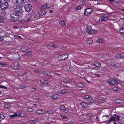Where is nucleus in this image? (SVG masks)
<instances>
[{"label": "nucleus", "instance_id": "nucleus-49", "mask_svg": "<svg viewBox=\"0 0 124 124\" xmlns=\"http://www.w3.org/2000/svg\"><path fill=\"white\" fill-rule=\"evenodd\" d=\"M76 8L77 9H80L82 8V7L80 6H78L76 7Z\"/></svg>", "mask_w": 124, "mask_h": 124}, {"label": "nucleus", "instance_id": "nucleus-47", "mask_svg": "<svg viewBox=\"0 0 124 124\" xmlns=\"http://www.w3.org/2000/svg\"><path fill=\"white\" fill-rule=\"evenodd\" d=\"M102 1L101 0H98L97 2L98 4H101L102 3Z\"/></svg>", "mask_w": 124, "mask_h": 124}, {"label": "nucleus", "instance_id": "nucleus-16", "mask_svg": "<svg viewBox=\"0 0 124 124\" xmlns=\"http://www.w3.org/2000/svg\"><path fill=\"white\" fill-rule=\"evenodd\" d=\"M28 88L27 86L23 85H19L17 87V88L19 89H27Z\"/></svg>", "mask_w": 124, "mask_h": 124}, {"label": "nucleus", "instance_id": "nucleus-60", "mask_svg": "<svg viewBox=\"0 0 124 124\" xmlns=\"http://www.w3.org/2000/svg\"><path fill=\"white\" fill-rule=\"evenodd\" d=\"M122 28L123 29H124V23H123L122 26Z\"/></svg>", "mask_w": 124, "mask_h": 124}, {"label": "nucleus", "instance_id": "nucleus-58", "mask_svg": "<svg viewBox=\"0 0 124 124\" xmlns=\"http://www.w3.org/2000/svg\"><path fill=\"white\" fill-rule=\"evenodd\" d=\"M55 74L57 76H59L61 75V74H60L58 73H55Z\"/></svg>", "mask_w": 124, "mask_h": 124}, {"label": "nucleus", "instance_id": "nucleus-45", "mask_svg": "<svg viewBox=\"0 0 124 124\" xmlns=\"http://www.w3.org/2000/svg\"><path fill=\"white\" fill-rule=\"evenodd\" d=\"M0 118L3 119L4 118L5 116L3 115L0 114Z\"/></svg>", "mask_w": 124, "mask_h": 124}, {"label": "nucleus", "instance_id": "nucleus-5", "mask_svg": "<svg viewBox=\"0 0 124 124\" xmlns=\"http://www.w3.org/2000/svg\"><path fill=\"white\" fill-rule=\"evenodd\" d=\"M86 32L90 34H93L95 32V31L93 29L91 26H88L86 28Z\"/></svg>", "mask_w": 124, "mask_h": 124}, {"label": "nucleus", "instance_id": "nucleus-48", "mask_svg": "<svg viewBox=\"0 0 124 124\" xmlns=\"http://www.w3.org/2000/svg\"><path fill=\"white\" fill-rule=\"evenodd\" d=\"M6 64L5 63H3L2 62H0V65H2L3 66H6Z\"/></svg>", "mask_w": 124, "mask_h": 124}, {"label": "nucleus", "instance_id": "nucleus-43", "mask_svg": "<svg viewBox=\"0 0 124 124\" xmlns=\"http://www.w3.org/2000/svg\"><path fill=\"white\" fill-rule=\"evenodd\" d=\"M0 88L5 89H7L8 88L7 87L4 86L2 85H0Z\"/></svg>", "mask_w": 124, "mask_h": 124}, {"label": "nucleus", "instance_id": "nucleus-62", "mask_svg": "<svg viewBox=\"0 0 124 124\" xmlns=\"http://www.w3.org/2000/svg\"><path fill=\"white\" fill-rule=\"evenodd\" d=\"M44 124H51V122H50L49 123L46 122Z\"/></svg>", "mask_w": 124, "mask_h": 124}, {"label": "nucleus", "instance_id": "nucleus-64", "mask_svg": "<svg viewBox=\"0 0 124 124\" xmlns=\"http://www.w3.org/2000/svg\"><path fill=\"white\" fill-rule=\"evenodd\" d=\"M30 20V18H28V19H26V21H29Z\"/></svg>", "mask_w": 124, "mask_h": 124}, {"label": "nucleus", "instance_id": "nucleus-26", "mask_svg": "<svg viewBox=\"0 0 124 124\" xmlns=\"http://www.w3.org/2000/svg\"><path fill=\"white\" fill-rule=\"evenodd\" d=\"M46 14V13L45 11L43 10H41L40 11V12L39 13V16H42L45 15Z\"/></svg>", "mask_w": 124, "mask_h": 124}, {"label": "nucleus", "instance_id": "nucleus-33", "mask_svg": "<svg viewBox=\"0 0 124 124\" xmlns=\"http://www.w3.org/2000/svg\"><path fill=\"white\" fill-rule=\"evenodd\" d=\"M63 112H65L67 113V114H69L70 113L69 109L68 108H65V109L63 111Z\"/></svg>", "mask_w": 124, "mask_h": 124}, {"label": "nucleus", "instance_id": "nucleus-61", "mask_svg": "<svg viewBox=\"0 0 124 124\" xmlns=\"http://www.w3.org/2000/svg\"><path fill=\"white\" fill-rule=\"evenodd\" d=\"M24 3H26L28 1V0H24Z\"/></svg>", "mask_w": 124, "mask_h": 124}, {"label": "nucleus", "instance_id": "nucleus-11", "mask_svg": "<svg viewBox=\"0 0 124 124\" xmlns=\"http://www.w3.org/2000/svg\"><path fill=\"white\" fill-rule=\"evenodd\" d=\"M8 3L7 2H5L1 3L0 8L1 9L3 10L8 8Z\"/></svg>", "mask_w": 124, "mask_h": 124}, {"label": "nucleus", "instance_id": "nucleus-27", "mask_svg": "<svg viewBox=\"0 0 124 124\" xmlns=\"http://www.w3.org/2000/svg\"><path fill=\"white\" fill-rule=\"evenodd\" d=\"M93 42V40L91 39H87L86 40V42L87 44H90Z\"/></svg>", "mask_w": 124, "mask_h": 124}, {"label": "nucleus", "instance_id": "nucleus-31", "mask_svg": "<svg viewBox=\"0 0 124 124\" xmlns=\"http://www.w3.org/2000/svg\"><path fill=\"white\" fill-rule=\"evenodd\" d=\"M51 97L53 99H56L58 97V96L57 95L53 94L51 96Z\"/></svg>", "mask_w": 124, "mask_h": 124}, {"label": "nucleus", "instance_id": "nucleus-32", "mask_svg": "<svg viewBox=\"0 0 124 124\" xmlns=\"http://www.w3.org/2000/svg\"><path fill=\"white\" fill-rule=\"evenodd\" d=\"M117 122L120 124H123L124 123V121L122 119H120L119 118Z\"/></svg>", "mask_w": 124, "mask_h": 124}, {"label": "nucleus", "instance_id": "nucleus-23", "mask_svg": "<svg viewBox=\"0 0 124 124\" xmlns=\"http://www.w3.org/2000/svg\"><path fill=\"white\" fill-rule=\"evenodd\" d=\"M46 113H47L48 114H53L54 112V111L53 109H49L47 111H45Z\"/></svg>", "mask_w": 124, "mask_h": 124}, {"label": "nucleus", "instance_id": "nucleus-53", "mask_svg": "<svg viewBox=\"0 0 124 124\" xmlns=\"http://www.w3.org/2000/svg\"><path fill=\"white\" fill-rule=\"evenodd\" d=\"M29 122L31 123H34L33 121L32 120H30L29 121Z\"/></svg>", "mask_w": 124, "mask_h": 124}, {"label": "nucleus", "instance_id": "nucleus-38", "mask_svg": "<svg viewBox=\"0 0 124 124\" xmlns=\"http://www.w3.org/2000/svg\"><path fill=\"white\" fill-rule=\"evenodd\" d=\"M60 116H61L62 118L63 119H66L68 118L67 117L65 116H64L62 115H61Z\"/></svg>", "mask_w": 124, "mask_h": 124}, {"label": "nucleus", "instance_id": "nucleus-1", "mask_svg": "<svg viewBox=\"0 0 124 124\" xmlns=\"http://www.w3.org/2000/svg\"><path fill=\"white\" fill-rule=\"evenodd\" d=\"M17 10L11 13L10 14L11 18L15 21L18 20L19 17V16L22 14V10L21 7L20 8H17Z\"/></svg>", "mask_w": 124, "mask_h": 124}, {"label": "nucleus", "instance_id": "nucleus-24", "mask_svg": "<svg viewBox=\"0 0 124 124\" xmlns=\"http://www.w3.org/2000/svg\"><path fill=\"white\" fill-rule=\"evenodd\" d=\"M104 41V39L102 38H100L98 39H97L96 41V42H98L99 43H101L103 42Z\"/></svg>", "mask_w": 124, "mask_h": 124}, {"label": "nucleus", "instance_id": "nucleus-56", "mask_svg": "<svg viewBox=\"0 0 124 124\" xmlns=\"http://www.w3.org/2000/svg\"><path fill=\"white\" fill-rule=\"evenodd\" d=\"M86 1V0H82L81 2L82 3H84Z\"/></svg>", "mask_w": 124, "mask_h": 124}, {"label": "nucleus", "instance_id": "nucleus-34", "mask_svg": "<svg viewBox=\"0 0 124 124\" xmlns=\"http://www.w3.org/2000/svg\"><path fill=\"white\" fill-rule=\"evenodd\" d=\"M17 116H18V114L16 113L13 115H10L9 117H16Z\"/></svg>", "mask_w": 124, "mask_h": 124}, {"label": "nucleus", "instance_id": "nucleus-28", "mask_svg": "<svg viewBox=\"0 0 124 124\" xmlns=\"http://www.w3.org/2000/svg\"><path fill=\"white\" fill-rule=\"evenodd\" d=\"M59 24L62 26H63L65 24L63 20L60 21L59 22Z\"/></svg>", "mask_w": 124, "mask_h": 124}, {"label": "nucleus", "instance_id": "nucleus-12", "mask_svg": "<svg viewBox=\"0 0 124 124\" xmlns=\"http://www.w3.org/2000/svg\"><path fill=\"white\" fill-rule=\"evenodd\" d=\"M14 58L16 60H17L20 59V56L18 53L14 54L13 55Z\"/></svg>", "mask_w": 124, "mask_h": 124}, {"label": "nucleus", "instance_id": "nucleus-52", "mask_svg": "<svg viewBox=\"0 0 124 124\" xmlns=\"http://www.w3.org/2000/svg\"><path fill=\"white\" fill-rule=\"evenodd\" d=\"M113 89L114 91H116L117 90V88L116 87H113Z\"/></svg>", "mask_w": 124, "mask_h": 124}, {"label": "nucleus", "instance_id": "nucleus-35", "mask_svg": "<svg viewBox=\"0 0 124 124\" xmlns=\"http://www.w3.org/2000/svg\"><path fill=\"white\" fill-rule=\"evenodd\" d=\"M65 107L63 105L61 106L60 107V109L62 111L65 109Z\"/></svg>", "mask_w": 124, "mask_h": 124}, {"label": "nucleus", "instance_id": "nucleus-18", "mask_svg": "<svg viewBox=\"0 0 124 124\" xmlns=\"http://www.w3.org/2000/svg\"><path fill=\"white\" fill-rule=\"evenodd\" d=\"M108 19V16L106 15H104L103 16L101 17V20L102 21H106Z\"/></svg>", "mask_w": 124, "mask_h": 124}, {"label": "nucleus", "instance_id": "nucleus-15", "mask_svg": "<svg viewBox=\"0 0 124 124\" xmlns=\"http://www.w3.org/2000/svg\"><path fill=\"white\" fill-rule=\"evenodd\" d=\"M81 105L84 108H88L89 107L88 104L86 102H82L80 103Z\"/></svg>", "mask_w": 124, "mask_h": 124}, {"label": "nucleus", "instance_id": "nucleus-57", "mask_svg": "<svg viewBox=\"0 0 124 124\" xmlns=\"http://www.w3.org/2000/svg\"><path fill=\"white\" fill-rule=\"evenodd\" d=\"M94 75L95 76H97V77H99V76H100V75H99L97 74H94Z\"/></svg>", "mask_w": 124, "mask_h": 124}, {"label": "nucleus", "instance_id": "nucleus-10", "mask_svg": "<svg viewBox=\"0 0 124 124\" xmlns=\"http://www.w3.org/2000/svg\"><path fill=\"white\" fill-rule=\"evenodd\" d=\"M25 11L27 12L30 11L32 8V5L30 4L26 5L24 6Z\"/></svg>", "mask_w": 124, "mask_h": 124}, {"label": "nucleus", "instance_id": "nucleus-17", "mask_svg": "<svg viewBox=\"0 0 124 124\" xmlns=\"http://www.w3.org/2000/svg\"><path fill=\"white\" fill-rule=\"evenodd\" d=\"M46 112H45L43 110L39 109L37 110L36 111V113L38 114H45Z\"/></svg>", "mask_w": 124, "mask_h": 124}, {"label": "nucleus", "instance_id": "nucleus-41", "mask_svg": "<svg viewBox=\"0 0 124 124\" xmlns=\"http://www.w3.org/2000/svg\"><path fill=\"white\" fill-rule=\"evenodd\" d=\"M27 111L29 112H33L34 110L32 108H29L27 109Z\"/></svg>", "mask_w": 124, "mask_h": 124}, {"label": "nucleus", "instance_id": "nucleus-55", "mask_svg": "<svg viewBox=\"0 0 124 124\" xmlns=\"http://www.w3.org/2000/svg\"><path fill=\"white\" fill-rule=\"evenodd\" d=\"M3 40V37H0V41H2Z\"/></svg>", "mask_w": 124, "mask_h": 124}, {"label": "nucleus", "instance_id": "nucleus-2", "mask_svg": "<svg viewBox=\"0 0 124 124\" xmlns=\"http://www.w3.org/2000/svg\"><path fill=\"white\" fill-rule=\"evenodd\" d=\"M118 80V79H117L111 78L106 80L105 81L109 85H112L116 83L117 82Z\"/></svg>", "mask_w": 124, "mask_h": 124}, {"label": "nucleus", "instance_id": "nucleus-9", "mask_svg": "<svg viewBox=\"0 0 124 124\" xmlns=\"http://www.w3.org/2000/svg\"><path fill=\"white\" fill-rule=\"evenodd\" d=\"M68 55L66 54L60 55L58 56L59 60L60 61L64 60L68 58Z\"/></svg>", "mask_w": 124, "mask_h": 124}, {"label": "nucleus", "instance_id": "nucleus-25", "mask_svg": "<svg viewBox=\"0 0 124 124\" xmlns=\"http://www.w3.org/2000/svg\"><path fill=\"white\" fill-rule=\"evenodd\" d=\"M87 101L89 103H93L94 102V100L91 97L87 100Z\"/></svg>", "mask_w": 124, "mask_h": 124}, {"label": "nucleus", "instance_id": "nucleus-39", "mask_svg": "<svg viewBox=\"0 0 124 124\" xmlns=\"http://www.w3.org/2000/svg\"><path fill=\"white\" fill-rule=\"evenodd\" d=\"M61 94H63L67 93L68 92L67 91H66L64 89L62 91H61Z\"/></svg>", "mask_w": 124, "mask_h": 124}, {"label": "nucleus", "instance_id": "nucleus-42", "mask_svg": "<svg viewBox=\"0 0 124 124\" xmlns=\"http://www.w3.org/2000/svg\"><path fill=\"white\" fill-rule=\"evenodd\" d=\"M31 52L30 51H28L26 52V54L29 56H30L31 54Z\"/></svg>", "mask_w": 124, "mask_h": 124}, {"label": "nucleus", "instance_id": "nucleus-3", "mask_svg": "<svg viewBox=\"0 0 124 124\" xmlns=\"http://www.w3.org/2000/svg\"><path fill=\"white\" fill-rule=\"evenodd\" d=\"M120 117V116L117 115L116 114H114L113 116H112L110 118L109 120L108 121V123H110L112 121L115 123L116 121H117Z\"/></svg>", "mask_w": 124, "mask_h": 124}, {"label": "nucleus", "instance_id": "nucleus-44", "mask_svg": "<svg viewBox=\"0 0 124 124\" xmlns=\"http://www.w3.org/2000/svg\"><path fill=\"white\" fill-rule=\"evenodd\" d=\"M124 29H123L122 28H121L119 30L120 32L121 33L123 34L124 33Z\"/></svg>", "mask_w": 124, "mask_h": 124}, {"label": "nucleus", "instance_id": "nucleus-6", "mask_svg": "<svg viewBox=\"0 0 124 124\" xmlns=\"http://www.w3.org/2000/svg\"><path fill=\"white\" fill-rule=\"evenodd\" d=\"M6 13L4 10L2 9L0 10V22L3 21L4 17Z\"/></svg>", "mask_w": 124, "mask_h": 124}, {"label": "nucleus", "instance_id": "nucleus-4", "mask_svg": "<svg viewBox=\"0 0 124 124\" xmlns=\"http://www.w3.org/2000/svg\"><path fill=\"white\" fill-rule=\"evenodd\" d=\"M16 5L17 6H19V8L21 7L22 10V7L24 4V0H16Z\"/></svg>", "mask_w": 124, "mask_h": 124}, {"label": "nucleus", "instance_id": "nucleus-21", "mask_svg": "<svg viewBox=\"0 0 124 124\" xmlns=\"http://www.w3.org/2000/svg\"><path fill=\"white\" fill-rule=\"evenodd\" d=\"M94 66L96 67H98L100 68L101 67V64L97 61H95L94 63Z\"/></svg>", "mask_w": 124, "mask_h": 124}, {"label": "nucleus", "instance_id": "nucleus-13", "mask_svg": "<svg viewBox=\"0 0 124 124\" xmlns=\"http://www.w3.org/2000/svg\"><path fill=\"white\" fill-rule=\"evenodd\" d=\"M47 3H46V5H42L41 6V8L44 10H46L53 6V5H50V6H48V5H47Z\"/></svg>", "mask_w": 124, "mask_h": 124}, {"label": "nucleus", "instance_id": "nucleus-40", "mask_svg": "<svg viewBox=\"0 0 124 124\" xmlns=\"http://www.w3.org/2000/svg\"><path fill=\"white\" fill-rule=\"evenodd\" d=\"M121 101L119 100H116L115 101V103H119L121 102Z\"/></svg>", "mask_w": 124, "mask_h": 124}, {"label": "nucleus", "instance_id": "nucleus-8", "mask_svg": "<svg viewBox=\"0 0 124 124\" xmlns=\"http://www.w3.org/2000/svg\"><path fill=\"white\" fill-rule=\"evenodd\" d=\"M92 9L91 8L86 9L85 10L84 15L85 16L89 15L92 12Z\"/></svg>", "mask_w": 124, "mask_h": 124}, {"label": "nucleus", "instance_id": "nucleus-19", "mask_svg": "<svg viewBox=\"0 0 124 124\" xmlns=\"http://www.w3.org/2000/svg\"><path fill=\"white\" fill-rule=\"evenodd\" d=\"M115 58H122L124 59V55H121L120 54H118L116 55L115 57Z\"/></svg>", "mask_w": 124, "mask_h": 124}, {"label": "nucleus", "instance_id": "nucleus-59", "mask_svg": "<svg viewBox=\"0 0 124 124\" xmlns=\"http://www.w3.org/2000/svg\"><path fill=\"white\" fill-rule=\"evenodd\" d=\"M6 105L7 106V108H9L10 107V105L9 104H7Z\"/></svg>", "mask_w": 124, "mask_h": 124}, {"label": "nucleus", "instance_id": "nucleus-63", "mask_svg": "<svg viewBox=\"0 0 124 124\" xmlns=\"http://www.w3.org/2000/svg\"><path fill=\"white\" fill-rule=\"evenodd\" d=\"M53 12V10H51L50 11V12H49L50 13H52Z\"/></svg>", "mask_w": 124, "mask_h": 124}, {"label": "nucleus", "instance_id": "nucleus-50", "mask_svg": "<svg viewBox=\"0 0 124 124\" xmlns=\"http://www.w3.org/2000/svg\"><path fill=\"white\" fill-rule=\"evenodd\" d=\"M34 72L37 73H40V71L38 70H34Z\"/></svg>", "mask_w": 124, "mask_h": 124}, {"label": "nucleus", "instance_id": "nucleus-22", "mask_svg": "<svg viewBox=\"0 0 124 124\" xmlns=\"http://www.w3.org/2000/svg\"><path fill=\"white\" fill-rule=\"evenodd\" d=\"M63 82L65 83L66 84H67V83H69L71 82V79H65L63 80Z\"/></svg>", "mask_w": 124, "mask_h": 124}, {"label": "nucleus", "instance_id": "nucleus-46", "mask_svg": "<svg viewBox=\"0 0 124 124\" xmlns=\"http://www.w3.org/2000/svg\"><path fill=\"white\" fill-rule=\"evenodd\" d=\"M33 121V122L34 123H36L38 121V118H36L34 120H32Z\"/></svg>", "mask_w": 124, "mask_h": 124}, {"label": "nucleus", "instance_id": "nucleus-51", "mask_svg": "<svg viewBox=\"0 0 124 124\" xmlns=\"http://www.w3.org/2000/svg\"><path fill=\"white\" fill-rule=\"evenodd\" d=\"M45 84L47 85H49V82H48L47 81L45 80Z\"/></svg>", "mask_w": 124, "mask_h": 124}, {"label": "nucleus", "instance_id": "nucleus-54", "mask_svg": "<svg viewBox=\"0 0 124 124\" xmlns=\"http://www.w3.org/2000/svg\"><path fill=\"white\" fill-rule=\"evenodd\" d=\"M41 82L43 84H45V80H41Z\"/></svg>", "mask_w": 124, "mask_h": 124}, {"label": "nucleus", "instance_id": "nucleus-29", "mask_svg": "<svg viewBox=\"0 0 124 124\" xmlns=\"http://www.w3.org/2000/svg\"><path fill=\"white\" fill-rule=\"evenodd\" d=\"M50 47H53L55 48H58L57 46L55 45L53 43H51L50 44Z\"/></svg>", "mask_w": 124, "mask_h": 124}, {"label": "nucleus", "instance_id": "nucleus-36", "mask_svg": "<svg viewBox=\"0 0 124 124\" xmlns=\"http://www.w3.org/2000/svg\"><path fill=\"white\" fill-rule=\"evenodd\" d=\"M90 97V96L87 95H85L84 96V97L85 99H87V100H88Z\"/></svg>", "mask_w": 124, "mask_h": 124}, {"label": "nucleus", "instance_id": "nucleus-37", "mask_svg": "<svg viewBox=\"0 0 124 124\" xmlns=\"http://www.w3.org/2000/svg\"><path fill=\"white\" fill-rule=\"evenodd\" d=\"M110 65L112 67H116V65L113 62H111L110 63Z\"/></svg>", "mask_w": 124, "mask_h": 124}, {"label": "nucleus", "instance_id": "nucleus-7", "mask_svg": "<svg viewBox=\"0 0 124 124\" xmlns=\"http://www.w3.org/2000/svg\"><path fill=\"white\" fill-rule=\"evenodd\" d=\"M19 66V63L17 62H16L13 63L11 67L12 69L17 70L18 69Z\"/></svg>", "mask_w": 124, "mask_h": 124}, {"label": "nucleus", "instance_id": "nucleus-14", "mask_svg": "<svg viewBox=\"0 0 124 124\" xmlns=\"http://www.w3.org/2000/svg\"><path fill=\"white\" fill-rule=\"evenodd\" d=\"M75 85L77 87L80 88H83L85 86V85L84 84L81 82L77 83Z\"/></svg>", "mask_w": 124, "mask_h": 124}, {"label": "nucleus", "instance_id": "nucleus-30", "mask_svg": "<svg viewBox=\"0 0 124 124\" xmlns=\"http://www.w3.org/2000/svg\"><path fill=\"white\" fill-rule=\"evenodd\" d=\"M27 46H23L22 47V51H25L27 49Z\"/></svg>", "mask_w": 124, "mask_h": 124}, {"label": "nucleus", "instance_id": "nucleus-20", "mask_svg": "<svg viewBox=\"0 0 124 124\" xmlns=\"http://www.w3.org/2000/svg\"><path fill=\"white\" fill-rule=\"evenodd\" d=\"M25 115V114L24 112H21L18 114V116H20L22 117H23Z\"/></svg>", "mask_w": 124, "mask_h": 124}]
</instances>
